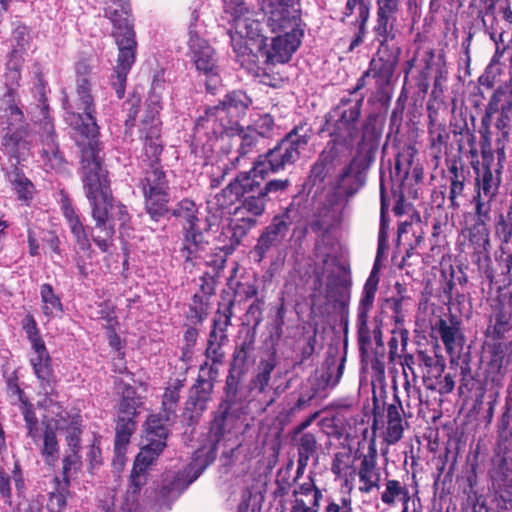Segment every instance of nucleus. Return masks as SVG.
Wrapping results in <instances>:
<instances>
[{"mask_svg": "<svg viewBox=\"0 0 512 512\" xmlns=\"http://www.w3.org/2000/svg\"><path fill=\"white\" fill-rule=\"evenodd\" d=\"M76 93L71 102L65 99L66 120L79 136H75L81 147L82 181L85 195L92 211L108 212L112 199L107 171L101 165L100 149L96 137L98 126L94 117L95 108L91 94L89 67L85 62L76 65Z\"/></svg>", "mask_w": 512, "mask_h": 512, "instance_id": "nucleus-1", "label": "nucleus"}, {"mask_svg": "<svg viewBox=\"0 0 512 512\" xmlns=\"http://www.w3.org/2000/svg\"><path fill=\"white\" fill-rule=\"evenodd\" d=\"M166 421H168V416L162 418L157 415H151L146 421L142 437L143 447L134 461L130 483L123 500L118 504L122 512H137L138 510L140 491L146 483V470L166 446L168 434Z\"/></svg>", "mask_w": 512, "mask_h": 512, "instance_id": "nucleus-2", "label": "nucleus"}, {"mask_svg": "<svg viewBox=\"0 0 512 512\" xmlns=\"http://www.w3.org/2000/svg\"><path fill=\"white\" fill-rule=\"evenodd\" d=\"M105 16L114 26V38L118 47V56L112 75V85L118 98L125 93L127 76L135 63L137 41L133 29L130 4L125 0H113L105 8Z\"/></svg>", "mask_w": 512, "mask_h": 512, "instance_id": "nucleus-3", "label": "nucleus"}, {"mask_svg": "<svg viewBox=\"0 0 512 512\" xmlns=\"http://www.w3.org/2000/svg\"><path fill=\"white\" fill-rule=\"evenodd\" d=\"M224 13L233 25L231 41L237 60L249 71H255L259 57L251 45L258 48L262 45L260 22L254 18L255 13L249 10L244 0H224Z\"/></svg>", "mask_w": 512, "mask_h": 512, "instance_id": "nucleus-4", "label": "nucleus"}, {"mask_svg": "<svg viewBox=\"0 0 512 512\" xmlns=\"http://www.w3.org/2000/svg\"><path fill=\"white\" fill-rule=\"evenodd\" d=\"M262 11L267 15V23L272 32H283L274 37L271 48L264 53L266 62H288L301 43L303 30L300 27L299 10L270 7L259 3Z\"/></svg>", "mask_w": 512, "mask_h": 512, "instance_id": "nucleus-5", "label": "nucleus"}, {"mask_svg": "<svg viewBox=\"0 0 512 512\" xmlns=\"http://www.w3.org/2000/svg\"><path fill=\"white\" fill-rule=\"evenodd\" d=\"M197 213L196 204L189 199L180 201L173 211V215L182 221L184 229L182 256L186 263L191 262L192 265H194L193 261L200 257V253L208 244L202 230L199 228Z\"/></svg>", "mask_w": 512, "mask_h": 512, "instance_id": "nucleus-6", "label": "nucleus"}, {"mask_svg": "<svg viewBox=\"0 0 512 512\" xmlns=\"http://www.w3.org/2000/svg\"><path fill=\"white\" fill-rule=\"evenodd\" d=\"M199 19V13L196 9L191 12L190 25L188 30V48L191 59L196 69L202 72L207 80L208 90H213L219 84L218 67L214 56V49L204 40L196 29V22Z\"/></svg>", "mask_w": 512, "mask_h": 512, "instance_id": "nucleus-7", "label": "nucleus"}, {"mask_svg": "<svg viewBox=\"0 0 512 512\" xmlns=\"http://www.w3.org/2000/svg\"><path fill=\"white\" fill-rule=\"evenodd\" d=\"M383 158L380 160V180H379V198H380V225H379V233H378V249L377 255L374 263V267L368 277L364 289L363 296L360 301L359 306V317L364 319L371 309L374 296L377 291L378 285V272L381 269V258L384 253V170L382 169Z\"/></svg>", "mask_w": 512, "mask_h": 512, "instance_id": "nucleus-8", "label": "nucleus"}, {"mask_svg": "<svg viewBox=\"0 0 512 512\" xmlns=\"http://www.w3.org/2000/svg\"><path fill=\"white\" fill-rule=\"evenodd\" d=\"M264 197L258 194L248 195L243 197L244 199L239 206L235 207L232 213L233 218L229 224L232 230L231 248L238 245L242 237L256 225V218L262 215L265 210Z\"/></svg>", "mask_w": 512, "mask_h": 512, "instance_id": "nucleus-9", "label": "nucleus"}, {"mask_svg": "<svg viewBox=\"0 0 512 512\" xmlns=\"http://www.w3.org/2000/svg\"><path fill=\"white\" fill-rule=\"evenodd\" d=\"M360 115L358 102H346L329 115L328 125L336 143L347 145L358 134L357 120Z\"/></svg>", "mask_w": 512, "mask_h": 512, "instance_id": "nucleus-10", "label": "nucleus"}, {"mask_svg": "<svg viewBox=\"0 0 512 512\" xmlns=\"http://www.w3.org/2000/svg\"><path fill=\"white\" fill-rule=\"evenodd\" d=\"M46 413L43 415V424L45 425L42 455L46 463L53 465L59 455V446L56 439V431L63 430L65 416L64 411L58 403L51 399L45 400Z\"/></svg>", "mask_w": 512, "mask_h": 512, "instance_id": "nucleus-11", "label": "nucleus"}, {"mask_svg": "<svg viewBox=\"0 0 512 512\" xmlns=\"http://www.w3.org/2000/svg\"><path fill=\"white\" fill-rule=\"evenodd\" d=\"M307 137L293 131L287 135L275 148L270 150L262 161L269 171L277 172L286 165L294 163L300 155V150L307 145Z\"/></svg>", "mask_w": 512, "mask_h": 512, "instance_id": "nucleus-12", "label": "nucleus"}, {"mask_svg": "<svg viewBox=\"0 0 512 512\" xmlns=\"http://www.w3.org/2000/svg\"><path fill=\"white\" fill-rule=\"evenodd\" d=\"M251 104V99L243 91L228 93L219 105L207 110L208 121H219L224 126L236 125Z\"/></svg>", "mask_w": 512, "mask_h": 512, "instance_id": "nucleus-13", "label": "nucleus"}, {"mask_svg": "<svg viewBox=\"0 0 512 512\" xmlns=\"http://www.w3.org/2000/svg\"><path fill=\"white\" fill-rule=\"evenodd\" d=\"M267 175L266 165L263 162H257L249 172H242L229 183L222 191L221 197L230 196V202L246 197L248 195L258 194L261 196L263 189L261 184Z\"/></svg>", "mask_w": 512, "mask_h": 512, "instance_id": "nucleus-14", "label": "nucleus"}, {"mask_svg": "<svg viewBox=\"0 0 512 512\" xmlns=\"http://www.w3.org/2000/svg\"><path fill=\"white\" fill-rule=\"evenodd\" d=\"M142 185L148 213L152 218L162 215L167 203V183L164 173L158 168L147 171Z\"/></svg>", "mask_w": 512, "mask_h": 512, "instance_id": "nucleus-15", "label": "nucleus"}, {"mask_svg": "<svg viewBox=\"0 0 512 512\" xmlns=\"http://www.w3.org/2000/svg\"><path fill=\"white\" fill-rule=\"evenodd\" d=\"M159 103L153 102L148 107L147 116L142 120L141 132L145 136V153L151 160L156 159L162 148L158 141L159 138Z\"/></svg>", "mask_w": 512, "mask_h": 512, "instance_id": "nucleus-16", "label": "nucleus"}, {"mask_svg": "<svg viewBox=\"0 0 512 512\" xmlns=\"http://www.w3.org/2000/svg\"><path fill=\"white\" fill-rule=\"evenodd\" d=\"M92 218L95 221L91 232L92 240L101 252L108 253L114 245V227L110 224L108 212H100L96 209L92 211Z\"/></svg>", "mask_w": 512, "mask_h": 512, "instance_id": "nucleus-17", "label": "nucleus"}, {"mask_svg": "<svg viewBox=\"0 0 512 512\" xmlns=\"http://www.w3.org/2000/svg\"><path fill=\"white\" fill-rule=\"evenodd\" d=\"M366 162V158H355L342 173L337 185V193L340 196H352L362 186L361 171L366 168Z\"/></svg>", "mask_w": 512, "mask_h": 512, "instance_id": "nucleus-18", "label": "nucleus"}, {"mask_svg": "<svg viewBox=\"0 0 512 512\" xmlns=\"http://www.w3.org/2000/svg\"><path fill=\"white\" fill-rule=\"evenodd\" d=\"M61 210L79 248L84 252L90 251V238L80 220L79 215L76 213L70 200L66 196L61 198Z\"/></svg>", "mask_w": 512, "mask_h": 512, "instance_id": "nucleus-19", "label": "nucleus"}, {"mask_svg": "<svg viewBox=\"0 0 512 512\" xmlns=\"http://www.w3.org/2000/svg\"><path fill=\"white\" fill-rule=\"evenodd\" d=\"M30 133L28 128H9L2 137V146L5 152L13 157L20 158L30 149Z\"/></svg>", "mask_w": 512, "mask_h": 512, "instance_id": "nucleus-20", "label": "nucleus"}, {"mask_svg": "<svg viewBox=\"0 0 512 512\" xmlns=\"http://www.w3.org/2000/svg\"><path fill=\"white\" fill-rule=\"evenodd\" d=\"M205 466L201 467L189 480H185L183 475L168 472L164 476L163 485L159 492L160 501L168 503L175 500L203 471Z\"/></svg>", "mask_w": 512, "mask_h": 512, "instance_id": "nucleus-21", "label": "nucleus"}, {"mask_svg": "<svg viewBox=\"0 0 512 512\" xmlns=\"http://www.w3.org/2000/svg\"><path fill=\"white\" fill-rule=\"evenodd\" d=\"M32 352L30 353V364L33 368L34 374L41 382V384L49 383L52 378V365L51 357L46 349L45 343L31 346Z\"/></svg>", "mask_w": 512, "mask_h": 512, "instance_id": "nucleus-22", "label": "nucleus"}, {"mask_svg": "<svg viewBox=\"0 0 512 512\" xmlns=\"http://www.w3.org/2000/svg\"><path fill=\"white\" fill-rule=\"evenodd\" d=\"M287 226L285 222L279 221L271 224L266 231L258 239V243L254 248V253L261 261L266 252L274 245L279 243L285 236Z\"/></svg>", "mask_w": 512, "mask_h": 512, "instance_id": "nucleus-23", "label": "nucleus"}, {"mask_svg": "<svg viewBox=\"0 0 512 512\" xmlns=\"http://www.w3.org/2000/svg\"><path fill=\"white\" fill-rule=\"evenodd\" d=\"M512 109V86L505 83L493 93L487 108V114L492 115L500 111V115H509Z\"/></svg>", "mask_w": 512, "mask_h": 512, "instance_id": "nucleus-24", "label": "nucleus"}, {"mask_svg": "<svg viewBox=\"0 0 512 512\" xmlns=\"http://www.w3.org/2000/svg\"><path fill=\"white\" fill-rule=\"evenodd\" d=\"M358 476L361 492L368 493L374 488L379 489L380 472L373 457H365L362 460Z\"/></svg>", "mask_w": 512, "mask_h": 512, "instance_id": "nucleus-25", "label": "nucleus"}, {"mask_svg": "<svg viewBox=\"0 0 512 512\" xmlns=\"http://www.w3.org/2000/svg\"><path fill=\"white\" fill-rule=\"evenodd\" d=\"M403 408L401 403L390 404L387 409L388 426L386 429V443L399 441L404 431V421L401 417Z\"/></svg>", "mask_w": 512, "mask_h": 512, "instance_id": "nucleus-26", "label": "nucleus"}, {"mask_svg": "<svg viewBox=\"0 0 512 512\" xmlns=\"http://www.w3.org/2000/svg\"><path fill=\"white\" fill-rule=\"evenodd\" d=\"M22 59L18 55V51H13L7 66L6 72L4 75V83L7 88V93L5 94V98H14V92L19 85V81L21 78V68Z\"/></svg>", "mask_w": 512, "mask_h": 512, "instance_id": "nucleus-27", "label": "nucleus"}, {"mask_svg": "<svg viewBox=\"0 0 512 512\" xmlns=\"http://www.w3.org/2000/svg\"><path fill=\"white\" fill-rule=\"evenodd\" d=\"M142 405V398L136 395L134 389L130 386H125L122 390V400L119 405V418L125 417L126 419L133 420Z\"/></svg>", "mask_w": 512, "mask_h": 512, "instance_id": "nucleus-28", "label": "nucleus"}, {"mask_svg": "<svg viewBox=\"0 0 512 512\" xmlns=\"http://www.w3.org/2000/svg\"><path fill=\"white\" fill-rule=\"evenodd\" d=\"M135 427V422L132 419H126L125 417H120L118 419L114 444L118 458H121L124 455L126 446L130 442V437L135 431Z\"/></svg>", "mask_w": 512, "mask_h": 512, "instance_id": "nucleus-29", "label": "nucleus"}, {"mask_svg": "<svg viewBox=\"0 0 512 512\" xmlns=\"http://www.w3.org/2000/svg\"><path fill=\"white\" fill-rule=\"evenodd\" d=\"M41 308L47 318L56 317L62 312V303L58 295L49 284H43L40 287Z\"/></svg>", "mask_w": 512, "mask_h": 512, "instance_id": "nucleus-30", "label": "nucleus"}, {"mask_svg": "<svg viewBox=\"0 0 512 512\" xmlns=\"http://www.w3.org/2000/svg\"><path fill=\"white\" fill-rule=\"evenodd\" d=\"M14 482L16 490L21 493L24 489V480L20 467L17 463L14 464L12 475L5 471H0V493L6 502L11 503V482Z\"/></svg>", "mask_w": 512, "mask_h": 512, "instance_id": "nucleus-31", "label": "nucleus"}, {"mask_svg": "<svg viewBox=\"0 0 512 512\" xmlns=\"http://www.w3.org/2000/svg\"><path fill=\"white\" fill-rule=\"evenodd\" d=\"M221 137H230L235 144L239 145L241 153L247 152V148L251 147L254 143L255 137L250 129L245 130L239 124L224 126V130L220 132Z\"/></svg>", "mask_w": 512, "mask_h": 512, "instance_id": "nucleus-32", "label": "nucleus"}, {"mask_svg": "<svg viewBox=\"0 0 512 512\" xmlns=\"http://www.w3.org/2000/svg\"><path fill=\"white\" fill-rule=\"evenodd\" d=\"M441 338L448 353H452L455 349L456 340L459 335V327L453 321L439 319L433 329Z\"/></svg>", "mask_w": 512, "mask_h": 512, "instance_id": "nucleus-33", "label": "nucleus"}, {"mask_svg": "<svg viewBox=\"0 0 512 512\" xmlns=\"http://www.w3.org/2000/svg\"><path fill=\"white\" fill-rule=\"evenodd\" d=\"M5 101L7 102V107L3 111L6 119L5 130H8L10 127L13 129L28 128L24 120V114L18 103H16L15 98H5Z\"/></svg>", "mask_w": 512, "mask_h": 512, "instance_id": "nucleus-34", "label": "nucleus"}, {"mask_svg": "<svg viewBox=\"0 0 512 512\" xmlns=\"http://www.w3.org/2000/svg\"><path fill=\"white\" fill-rule=\"evenodd\" d=\"M12 185L18 200L28 205L35 194L33 183L24 175L17 173L12 180Z\"/></svg>", "mask_w": 512, "mask_h": 512, "instance_id": "nucleus-35", "label": "nucleus"}, {"mask_svg": "<svg viewBox=\"0 0 512 512\" xmlns=\"http://www.w3.org/2000/svg\"><path fill=\"white\" fill-rule=\"evenodd\" d=\"M345 11L344 16L350 17L355 15V23L363 25L369 16V10L364 0H344Z\"/></svg>", "mask_w": 512, "mask_h": 512, "instance_id": "nucleus-36", "label": "nucleus"}, {"mask_svg": "<svg viewBox=\"0 0 512 512\" xmlns=\"http://www.w3.org/2000/svg\"><path fill=\"white\" fill-rule=\"evenodd\" d=\"M316 450V439L311 433L303 434L299 439V468L307 464L308 459Z\"/></svg>", "mask_w": 512, "mask_h": 512, "instance_id": "nucleus-37", "label": "nucleus"}, {"mask_svg": "<svg viewBox=\"0 0 512 512\" xmlns=\"http://www.w3.org/2000/svg\"><path fill=\"white\" fill-rule=\"evenodd\" d=\"M182 387V383L179 380H175L173 383H170L164 392L162 406L166 413H170L174 411L176 403L179 399V392Z\"/></svg>", "mask_w": 512, "mask_h": 512, "instance_id": "nucleus-38", "label": "nucleus"}, {"mask_svg": "<svg viewBox=\"0 0 512 512\" xmlns=\"http://www.w3.org/2000/svg\"><path fill=\"white\" fill-rule=\"evenodd\" d=\"M20 409L24 416L26 428L28 430V435L34 441H36L39 438L38 421L37 417L35 416V413L32 410V405L29 404L27 401H22V404H20Z\"/></svg>", "mask_w": 512, "mask_h": 512, "instance_id": "nucleus-39", "label": "nucleus"}, {"mask_svg": "<svg viewBox=\"0 0 512 512\" xmlns=\"http://www.w3.org/2000/svg\"><path fill=\"white\" fill-rule=\"evenodd\" d=\"M419 363L426 368H428V373L432 374L434 377H439L443 373L445 369V364L443 360L431 356L426 352L420 351L418 353Z\"/></svg>", "mask_w": 512, "mask_h": 512, "instance_id": "nucleus-40", "label": "nucleus"}, {"mask_svg": "<svg viewBox=\"0 0 512 512\" xmlns=\"http://www.w3.org/2000/svg\"><path fill=\"white\" fill-rule=\"evenodd\" d=\"M396 501L403 502L404 507L402 512H407V494L405 493L399 482L388 481L386 483V503H393Z\"/></svg>", "mask_w": 512, "mask_h": 512, "instance_id": "nucleus-41", "label": "nucleus"}, {"mask_svg": "<svg viewBox=\"0 0 512 512\" xmlns=\"http://www.w3.org/2000/svg\"><path fill=\"white\" fill-rule=\"evenodd\" d=\"M69 495V491L64 487L56 489L50 493L47 508L51 512H63L66 508Z\"/></svg>", "mask_w": 512, "mask_h": 512, "instance_id": "nucleus-42", "label": "nucleus"}, {"mask_svg": "<svg viewBox=\"0 0 512 512\" xmlns=\"http://www.w3.org/2000/svg\"><path fill=\"white\" fill-rule=\"evenodd\" d=\"M478 185L480 187L479 192L481 195L483 194L489 201L495 197L498 184L494 181V177L490 169H486L483 172L482 179L478 182Z\"/></svg>", "mask_w": 512, "mask_h": 512, "instance_id": "nucleus-43", "label": "nucleus"}, {"mask_svg": "<svg viewBox=\"0 0 512 512\" xmlns=\"http://www.w3.org/2000/svg\"><path fill=\"white\" fill-rule=\"evenodd\" d=\"M260 510V497L256 494H252L250 491H246L242 496L238 512H260Z\"/></svg>", "mask_w": 512, "mask_h": 512, "instance_id": "nucleus-44", "label": "nucleus"}, {"mask_svg": "<svg viewBox=\"0 0 512 512\" xmlns=\"http://www.w3.org/2000/svg\"><path fill=\"white\" fill-rule=\"evenodd\" d=\"M512 328V312L500 311L496 315L494 333L498 338H502L503 335Z\"/></svg>", "mask_w": 512, "mask_h": 512, "instance_id": "nucleus-45", "label": "nucleus"}, {"mask_svg": "<svg viewBox=\"0 0 512 512\" xmlns=\"http://www.w3.org/2000/svg\"><path fill=\"white\" fill-rule=\"evenodd\" d=\"M108 216L110 218V224L115 225L116 221L120 222V225H125L128 220V212L124 205L122 204H114L112 199L109 201L108 205Z\"/></svg>", "mask_w": 512, "mask_h": 512, "instance_id": "nucleus-46", "label": "nucleus"}, {"mask_svg": "<svg viewBox=\"0 0 512 512\" xmlns=\"http://www.w3.org/2000/svg\"><path fill=\"white\" fill-rule=\"evenodd\" d=\"M343 370L344 359H342L340 364H330L327 368V371L323 375V380L326 382V385L331 387L337 385L343 375Z\"/></svg>", "mask_w": 512, "mask_h": 512, "instance_id": "nucleus-47", "label": "nucleus"}, {"mask_svg": "<svg viewBox=\"0 0 512 512\" xmlns=\"http://www.w3.org/2000/svg\"><path fill=\"white\" fill-rule=\"evenodd\" d=\"M496 469L502 477L512 474V449H505L503 454L495 461Z\"/></svg>", "mask_w": 512, "mask_h": 512, "instance_id": "nucleus-48", "label": "nucleus"}, {"mask_svg": "<svg viewBox=\"0 0 512 512\" xmlns=\"http://www.w3.org/2000/svg\"><path fill=\"white\" fill-rule=\"evenodd\" d=\"M23 328L27 334V337L31 343V346H36L43 344L44 341L42 340L39 330L37 328L36 321L32 316H27L23 325Z\"/></svg>", "mask_w": 512, "mask_h": 512, "instance_id": "nucleus-49", "label": "nucleus"}, {"mask_svg": "<svg viewBox=\"0 0 512 512\" xmlns=\"http://www.w3.org/2000/svg\"><path fill=\"white\" fill-rule=\"evenodd\" d=\"M451 172L454 173V177L452 178L451 185H450V192H449V199L451 201L452 207H457L458 203L456 202V198L462 194L464 189V181L463 179H460L457 168L453 167L451 169Z\"/></svg>", "mask_w": 512, "mask_h": 512, "instance_id": "nucleus-50", "label": "nucleus"}, {"mask_svg": "<svg viewBox=\"0 0 512 512\" xmlns=\"http://www.w3.org/2000/svg\"><path fill=\"white\" fill-rule=\"evenodd\" d=\"M66 423V421L64 422V424ZM67 432V442H68V446L70 448H79V441H80V434H81V429H80V426H79V422L77 419H74L71 421V423L68 425V426H65L64 425V428Z\"/></svg>", "mask_w": 512, "mask_h": 512, "instance_id": "nucleus-51", "label": "nucleus"}, {"mask_svg": "<svg viewBox=\"0 0 512 512\" xmlns=\"http://www.w3.org/2000/svg\"><path fill=\"white\" fill-rule=\"evenodd\" d=\"M349 460V457H346ZM332 471L339 477H343L348 481V476L353 473L352 468L350 467L348 462H345V456L337 455L332 464Z\"/></svg>", "mask_w": 512, "mask_h": 512, "instance_id": "nucleus-52", "label": "nucleus"}, {"mask_svg": "<svg viewBox=\"0 0 512 512\" xmlns=\"http://www.w3.org/2000/svg\"><path fill=\"white\" fill-rule=\"evenodd\" d=\"M274 366L270 363H266L260 373L253 380V385L260 392H263L268 386L270 381V375Z\"/></svg>", "mask_w": 512, "mask_h": 512, "instance_id": "nucleus-53", "label": "nucleus"}, {"mask_svg": "<svg viewBox=\"0 0 512 512\" xmlns=\"http://www.w3.org/2000/svg\"><path fill=\"white\" fill-rule=\"evenodd\" d=\"M374 409L379 408V403L384 400V376L380 372L372 381Z\"/></svg>", "mask_w": 512, "mask_h": 512, "instance_id": "nucleus-54", "label": "nucleus"}, {"mask_svg": "<svg viewBox=\"0 0 512 512\" xmlns=\"http://www.w3.org/2000/svg\"><path fill=\"white\" fill-rule=\"evenodd\" d=\"M13 39L17 42L20 50L25 49L31 39L28 27L25 25H17L13 31Z\"/></svg>", "mask_w": 512, "mask_h": 512, "instance_id": "nucleus-55", "label": "nucleus"}, {"mask_svg": "<svg viewBox=\"0 0 512 512\" xmlns=\"http://www.w3.org/2000/svg\"><path fill=\"white\" fill-rule=\"evenodd\" d=\"M70 449L72 453L64 458L63 469L65 475H68L72 470H78L81 466V456L78 454L79 448Z\"/></svg>", "mask_w": 512, "mask_h": 512, "instance_id": "nucleus-56", "label": "nucleus"}, {"mask_svg": "<svg viewBox=\"0 0 512 512\" xmlns=\"http://www.w3.org/2000/svg\"><path fill=\"white\" fill-rule=\"evenodd\" d=\"M396 335L400 336V338H401V345L402 346L405 345V341H406V337H405L403 331H400L398 333L393 331V337L389 341V349H390L389 354H390V359L392 361H394L396 359V357H399L400 356V352L402 351V349H399Z\"/></svg>", "mask_w": 512, "mask_h": 512, "instance_id": "nucleus-57", "label": "nucleus"}, {"mask_svg": "<svg viewBox=\"0 0 512 512\" xmlns=\"http://www.w3.org/2000/svg\"><path fill=\"white\" fill-rule=\"evenodd\" d=\"M87 458L92 469L98 467L101 464V449L97 443V440H95L90 446L89 451L87 452Z\"/></svg>", "mask_w": 512, "mask_h": 512, "instance_id": "nucleus-58", "label": "nucleus"}, {"mask_svg": "<svg viewBox=\"0 0 512 512\" xmlns=\"http://www.w3.org/2000/svg\"><path fill=\"white\" fill-rule=\"evenodd\" d=\"M299 493H301L303 495L312 494V497H313L312 505H314V506H318V502H319L320 498L322 497L321 491L318 490L311 481L302 484L300 486Z\"/></svg>", "mask_w": 512, "mask_h": 512, "instance_id": "nucleus-59", "label": "nucleus"}, {"mask_svg": "<svg viewBox=\"0 0 512 512\" xmlns=\"http://www.w3.org/2000/svg\"><path fill=\"white\" fill-rule=\"evenodd\" d=\"M258 3L269 5L270 7L288 8L289 10H299L297 5L299 0H258Z\"/></svg>", "mask_w": 512, "mask_h": 512, "instance_id": "nucleus-60", "label": "nucleus"}, {"mask_svg": "<svg viewBox=\"0 0 512 512\" xmlns=\"http://www.w3.org/2000/svg\"><path fill=\"white\" fill-rule=\"evenodd\" d=\"M288 185V180H272L268 182L264 188H262L263 193H261V196H266L271 192L283 191L288 187Z\"/></svg>", "mask_w": 512, "mask_h": 512, "instance_id": "nucleus-61", "label": "nucleus"}, {"mask_svg": "<svg viewBox=\"0 0 512 512\" xmlns=\"http://www.w3.org/2000/svg\"><path fill=\"white\" fill-rule=\"evenodd\" d=\"M327 512H352L351 500L342 498L341 503L331 502L326 508Z\"/></svg>", "mask_w": 512, "mask_h": 512, "instance_id": "nucleus-62", "label": "nucleus"}, {"mask_svg": "<svg viewBox=\"0 0 512 512\" xmlns=\"http://www.w3.org/2000/svg\"><path fill=\"white\" fill-rule=\"evenodd\" d=\"M493 502L496 505L494 512L506 511L512 507V499L503 494L496 495Z\"/></svg>", "mask_w": 512, "mask_h": 512, "instance_id": "nucleus-63", "label": "nucleus"}, {"mask_svg": "<svg viewBox=\"0 0 512 512\" xmlns=\"http://www.w3.org/2000/svg\"><path fill=\"white\" fill-rule=\"evenodd\" d=\"M291 512H317L308 506L302 499H296Z\"/></svg>", "mask_w": 512, "mask_h": 512, "instance_id": "nucleus-64", "label": "nucleus"}]
</instances>
